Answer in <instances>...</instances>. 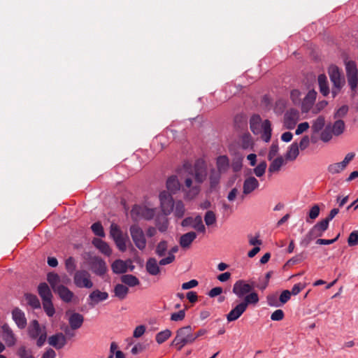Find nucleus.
<instances>
[{"label": "nucleus", "instance_id": "5fc2aeb1", "mask_svg": "<svg viewBox=\"0 0 358 358\" xmlns=\"http://www.w3.org/2000/svg\"><path fill=\"white\" fill-rule=\"evenodd\" d=\"M266 167V162L265 161H262L254 169L253 172L257 177H262L264 175Z\"/></svg>", "mask_w": 358, "mask_h": 358}, {"label": "nucleus", "instance_id": "2eb2a0df", "mask_svg": "<svg viewBox=\"0 0 358 358\" xmlns=\"http://www.w3.org/2000/svg\"><path fill=\"white\" fill-rule=\"evenodd\" d=\"M108 298V294L106 292H101L99 289L92 291L88 296V304L94 307L99 302L106 301Z\"/></svg>", "mask_w": 358, "mask_h": 358}, {"label": "nucleus", "instance_id": "a211bd4d", "mask_svg": "<svg viewBox=\"0 0 358 358\" xmlns=\"http://www.w3.org/2000/svg\"><path fill=\"white\" fill-rule=\"evenodd\" d=\"M48 343L57 350H59L66 344V338L62 333H57L49 337Z\"/></svg>", "mask_w": 358, "mask_h": 358}, {"label": "nucleus", "instance_id": "58836bf2", "mask_svg": "<svg viewBox=\"0 0 358 358\" xmlns=\"http://www.w3.org/2000/svg\"><path fill=\"white\" fill-rule=\"evenodd\" d=\"M241 145L243 149L252 148L254 143L251 135L249 133H245L241 136Z\"/></svg>", "mask_w": 358, "mask_h": 358}, {"label": "nucleus", "instance_id": "c9c22d12", "mask_svg": "<svg viewBox=\"0 0 358 358\" xmlns=\"http://www.w3.org/2000/svg\"><path fill=\"white\" fill-rule=\"evenodd\" d=\"M345 129L344 121L338 120L331 126V130L334 136H338L342 134Z\"/></svg>", "mask_w": 358, "mask_h": 358}, {"label": "nucleus", "instance_id": "69168bd1", "mask_svg": "<svg viewBox=\"0 0 358 358\" xmlns=\"http://www.w3.org/2000/svg\"><path fill=\"white\" fill-rule=\"evenodd\" d=\"M70 282L71 279L66 275H64L62 276L58 275V279L57 281L55 280V285L56 287L65 286L64 285H67Z\"/></svg>", "mask_w": 358, "mask_h": 358}, {"label": "nucleus", "instance_id": "f8f14e48", "mask_svg": "<svg viewBox=\"0 0 358 358\" xmlns=\"http://www.w3.org/2000/svg\"><path fill=\"white\" fill-rule=\"evenodd\" d=\"M1 337L8 347H12L17 342V337L13 331L8 324H4L1 327Z\"/></svg>", "mask_w": 358, "mask_h": 358}, {"label": "nucleus", "instance_id": "5701e85b", "mask_svg": "<svg viewBox=\"0 0 358 358\" xmlns=\"http://www.w3.org/2000/svg\"><path fill=\"white\" fill-rule=\"evenodd\" d=\"M166 187L171 194H176L180 189L181 185L176 176H171L167 179Z\"/></svg>", "mask_w": 358, "mask_h": 358}, {"label": "nucleus", "instance_id": "4d7b16f0", "mask_svg": "<svg viewBox=\"0 0 358 358\" xmlns=\"http://www.w3.org/2000/svg\"><path fill=\"white\" fill-rule=\"evenodd\" d=\"M333 133L331 130V125H327L326 128L322 131L320 138L323 142H329L333 136Z\"/></svg>", "mask_w": 358, "mask_h": 358}, {"label": "nucleus", "instance_id": "0e129e2a", "mask_svg": "<svg viewBox=\"0 0 358 358\" xmlns=\"http://www.w3.org/2000/svg\"><path fill=\"white\" fill-rule=\"evenodd\" d=\"M267 303L270 306L278 307L280 306L279 301L276 294H269L266 297Z\"/></svg>", "mask_w": 358, "mask_h": 358}, {"label": "nucleus", "instance_id": "13d9d810", "mask_svg": "<svg viewBox=\"0 0 358 358\" xmlns=\"http://www.w3.org/2000/svg\"><path fill=\"white\" fill-rule=\"evenodd\" d=\"M65 267L69 274H72L73 273L76 272L75 271L76 268V264L74 258L70 257L66 259L65 262Z\"/></svg>", "mask_w": 358, "mask_h": 358}, {"label": "nucleus", "instance_id": "e433bc0d", "mask_svg": "<svg viewBox=\"0 0 358 358\" xmlns=\"http://www.w3.org/2000/svg\"><path fill=\"white\" fill-rule=\"evenodd\" d=\"M299 154V145L297 143H293L289 148L286 155L285 159L287 160L293 161L296 159Z\"/></svg>", "mask_w": 358, "mask_h": 358}, {"label": "nucleus", "instance_id": "dca6fc26", "mask_svg": "<svg viewBox=\"0 0 358 358\" xmlns=\"http://www.w3.org/2000/svg\"><path fill=\"white\" fill-rule=\"evenodd\" d=\"M12 318L19 329H23L26 327L27 323L25 314L19 308L13 310Z\"/></svg>", "mask_w": 358, "mask_h": 358}, {"label": "nucleus", "instance_id": "c85d7f7f", "mask_svg": "<svg viewBox=\"0 0 358 358\" xmlns=\"http://www.w3.org/2000/svg\"><path fill=\"white\" fill-rule=\"evenodd\" d=\"M262 130V138L265 142H268L271 137V124L268 120H264L262 123L261 131Z\"/></svg>", "mask_w": 358, "mask_h": 358}, {"label": "nucleus", "instance_id": "473e14b6", "mask_svg": "<svg viewBox=\"0 0 358 358\" xmlns=\"http://www.w3.org/2000/svg\"><path fill=\"white\" fill-rule=\"evenodd\" d=\"M216 165L220 173H224L229 166V161L226 155H222L217 158Z\"/></svg>", "mask_w": 358, "mask_h": 358}, {"label": "nucleus", "instance_id": "603ef678", "mask_svg": "<svg viewBox=\"0 0 358 358\" xmlns=\"http://www.w3.org/2000/svg\"><path fill=\"white\" fill-rule=\"evenodd\" d=\"M215 213L212 210H208L204 215V222L208 227L212 226L216 222Z\"/></svg>", "mask_w": 358, "mask_h": 358}, {"label": "nucleus", "instance_id": "79ce46f5", "mask_svg": "<svg viewBox=\"0 0 358 358\" xmlns=\"http://www.w3.org/2000/svg\"><path fill=\"white\" fill-rule=\"evenodd\" d=\"M172 335L171 330L166 329L156 334L155 340L158 344H162L167 341Z\"/></svg>", "mask_w": 358, "mask_h": 358}, {"label": "nucleus", "instance_id": "7c9ffc66", "mask_svg": "<svg viewBox=\"0 0 358 358\" xmlns=\"http://www.w3.org/2000/svg\"><path fill=\"white\" fill-rule=\"evenodd\" d=\"M284 164V158L282 156L278 157L270 164L268 167V173H273L278 172Z\"/></svg>", "mask_w": 358, "mask_h": 358}, {"label": "nucleus", "instance_id": "bb28decb", "mask_svg": "<svg viewBox=\"0 0 358 358\" xmlns=\"http://www.w3.org/2000/svg\"><path fill=\"white\" fill-rule=\"evenodd\" d=\"M159 264L154 257L149 258L146 262L145 268L147 272L152 275H157L160 273Z\"/></svg>", "mask_w": 358, "mask_h": 358}, {"label": "nucleus", "instance_id": "4be33fe9", "mask_svg": "<svg viewBox=\"0 0 358 358\" xmlns=\"http://www.w3.org/2000/svg\"><path fill=\"white\" fill-rule=\"evenodd\" d=\"M317 96V92L314 90H310L302 101V110L308 111L313 105Z\"/></svg>", "mask_w": 358, "mask_h": 358}, {"label": "nucleus", "instance_id": "1a4fd4ad", "mask_svg": "<svg viewBox=\"0 0 358 358\" xmlns=\"http://www.w3.org/2000/svg\"><path fill=\"white\" fill-rule=\"evenodd\" d=\"M131 216L135 220L140 218L151 220L155 216V210L145 206L136 205L131 210Z\"/></svg>", "mask_w": 358, "mask_h": 358}, {"label": "nucleus", "instance_id": "774afa93", "mask_svg": "<svg viewBox=\"0 0 358 358\" xmlns=\"http://www.w3.org/2000/svg\"><path fill=\"white\" fill-rule=\"evenodd\" d=\"M117 248L121 252H124L127 250L126 238L123 236L114 240Z\"/></svg>", "mask_w": 358, "mask_h": 358}, {"label": "nucleus", "instance_id": "cd10ccee", "mask_svg": "<svg viewBox=\"0 0 358 358\" xmlns=\"http://www.w3.org/2000/svg\"><path fill=\"white\" fill-rule=\"evenodd\" d=\"M317 80L320 93L324 96H327L330 93L327 76L324 74H320L318 76Z\"/></svg>", "mask_w": 358, "mask_h": 358}, {"label": "nucleus", "instance_id": "f257e3e1", "mask_svg": "<svg viewBox=\"0 0 358 358\" xmlns=\"http://www.w3.org/2000/svg\"><path fill=\"white\" fill-rule=\"evenodd\" d=\"M185 186L182 191L185 192L186 197L192 199L200 192V185L207 177V169L203 160H197L193 167L184 166Z\"/></svg>", "mask_w": 358, "mask_h": 358}, {"label": "nucleus", "instance_id": "72a5a7b5", "mask_svg": "<svg viewBox=\"0 0 358 358\" xmlns=\"http://www.w3.org/2000/svg\"><path fill=\"white\" fill-rule=\"evenodd\" d=\"M114 293L120 300H123L129 293V288L122 284H117L114 288Z\"/></svg>", "mask_w": 358, "mask_h": 358}, {"label": "nucleus", "instance_id": "864d4df0", "mask_svg": "<svg viewBox=\"0 0 358 358\" xmlns=\"http://www.w3.org/2000/svg\"><path fill=\"white\" fill-rule=\"evenodd\" d=\"M92 232L97 236L104 237L105 232L103 227L100 222H96L91 226Z\"/></svg>", "mask_w": 358, "mask_h": 358}, {"label": "nucleus", "instance_id": "a19ab883", "mask_svg": "<svg viewBox=\"0 0 358 358\" xmlns=\"http://www.w3.org/2000/svg\"><path fill=\"white\" fill-rule=\"evenodd\" d=\"M346 76L348 77L358 76L357 64L353 61L345 62Z\"/></svg>", "mask_w": 358, "mask_h": 358}, {"label": "nucleus", "instance_id": "b1692460", "mask_svg": "<svg viewBox=\"0 0 358 358\" xmlns=\"http://www.w3.org/2000/svg\"><path fill=\"white\" fill-rule=\"evenodd\" d=\"M92 244L105 255L110 256L111 255L112 250L109 245L106 242L102 241L101 239L94 238L92 240Z\"/></svg>", "mask_w": 358, "mask_h": 358}, {"label": "nucleus", "instance_id": "49530a36", "mask_svg": "<svg viewBox=\"0 0 358 358\" xmlns=\"http://www.w3.org/2000/svg\"><path fill=\"white\" fill-rule=\"evenodd\" d=\"M221 173H220L218 171L215 169L211 170L210 174V184L211 188H214L218 185L220 182Z\"/></svg>", "mask_w": 358, "mask_h": 358}, {"label": "nucleus", "instance_id": "0eeeda50", "mask_svg": "<svg viewBox=\"0 0 358 358\" xmlns=\"http://www.w3.org/2000/svg\"><path fill=\"white\" fill-rule=\"evenodd\" d=\"M74 284L79 288H92L93 282L91 280L90 273L85 270H79L74 273Z\"/></svg>", "mask_w": 358, "mask_h": 358}, {"label": "nucleus", "instance_id": "a878e982", "mask_svg": "<svg viewBox=\"0 0 358 358\" xmlns=\"http://www.w3.org/2000/svg\"><path fill=\"white\" fill-rule=\"evenodd\" d=\"M329 222L327 219H324L322 221L317 222L310 229L311 233L314 234L315 236H322L323 233L328 229Z\"/></svg>", "mask_w": 358, "mask_h": 358}, {"label": "nucleus", "instance_id": "6ab92c4d", "mask_svg": "<svg viewBox=\"0 0 358 358\" xmlns=\"http://www.w3.org/2000/svg\"><path fill=\"white\" fill-rule=\"evenodd\" d=\"M92 269L98 275H103L106 272V262L99 257H94L92 261Z\"/></svg>", "mask_w": 358, "mask_h": 358}, {"label": "nucleus", "instance_id": "2f4dec72", "mask_svg": "<svg viewBox=\"0 0 358 358\" xmlns=\"http://www.w3.org/2000/svg\"><path fill=\"white\" fill-rule=\"evenodd\" d=\"M178 251V246L175 245L172 247L168 252V256L165 258H162L159 264L160 266H165L169 264H171L174 262L176 257L174 255Z\"/></svg>", "mask_w": 358, "mask_h": 358}, {"label": "nucleus", "instance_id": "9d476101", "mask_svg": "<svg viewBox=\"0 0 358 358\" xmlns=\"http://www.w3.org/2000/svg\"><path fill=\"white\" fill-rule=\"evenodd\" d=\"M159 197L162 212L165 215H169L173 210L175 204L171 194L163 191L159 194Z\"/></svg>", "mask_w": 358, "mask_h": 358}, {"label": "nucleus", "instance_id": "3c124183", "mask_svg": "<svg viewBox=\"0 0 358 358\" xmlns=\"http://www.w3.org/2000/svg\"><path fill=\"white\" fill-rule=\"evenodd\" d=\"M110 235L113 238V240L117 239L119 238L123 237V234L122 231L120 230L118 225L115 223H112L110 229Z\"/></svg>", "mask_w": 358, "mask_h": 358}, {"label": "nucleus", "instance_id": "e2e57ef3", "mask_svg": "<svg viewBox=\"0 0 358 358\" xmlns=\"http://www.w3.org/2000/svg\"><path fill=\"white\" fill-rule=\"evenodd\" d=\"M185 317V310H180L178 312L173 313L171 315V320L174 322H179L184 320Z\"/></svg>", "mask_w": 358, "mask_h": 358}, {"label": "nucleus", "instance_id": "aec40b11", "mask_svg": "<svg viewBox=\"0 0 358 358\" xmlns=\"http://www.w3.org/2000/svg\"><path fill=\"white\" fill-rule=\"evenodd\" d=\"M196 234L194 231H189L182 235L179 240L180 245L184 248H189L192 242L196 239Z\"/></svg>", "mask_w": 358, "mask_h": 358}, {"label": "nucleus", "instance_id": "f704fd0d", "mask_svg": "<svg viewBox=\"0 0 358 358\" xmlns=\"http://www.w3.org/2000/svg\"><path fill=\"white\" fill-rule=\"evenodd\" d=\"M113 271L115 273H124L127 271V264L120 259L115 260L111 265Z\"/></svg>", "mask_w": 358, "mask_h": 358}, {"label": "nucleus", "instance_id": "ddd939ff", "mask_svg": "<svg viewBox=\"0 0 358 358\" xmlns=\"http://www.w3.org/2000/svg\"><path fill=\"white\" fill-rule=\"evenodd\" d=\"M299 119V113L296 109L287 110L284 115V125L288 129H292Z\"/></svg>", "mask_w": 358, "mask_h": 358}, {"label": "nucleus", "instance_id": "7ed1b4c3", "mask_svg": "<svg viewBox=\"0 0 358 358\" xmlns=\"http://www.w3.org/2000/svg\"><path fill=\"white\" fill-rule=\"evenodd\" d=\"M328 74L332 83L331 95L335 98L345 85V77L342 71L336 65H331L328 69Z\"/></svg>", "mask_w": 358, "mask_h": 358}, {"label": "nucleus", "instance_id": "f3484780", "mask_svg": "<svg viewBox=\"0 0 358 358\" xmlns=\"http://www.w3.org/2000/svg\"><path fill=\"white\" fill-rule=\"evenodd\" d=\"M259 186V182L254 176L247 178L243 185V194L248 195L257 189Z\"/></svg>", "mask_w": 358, "mask_h": 358}, {"label": "nucleus", "instance_id": "423d86ee", "mask_svg": "<svg viewBox=\"0 0 358 358\" xmlns=\"http://www.w3.org/2000/svg\"><path fill=\"white\" fill-rule=\"evenodd\" d=\"M255 287V282L254 281H245L244 280H237L233 285L232 292L238 298L243 299L244 297L251 294Z\"/></svg>", "mask_w": 358, "mask_h": 358}, {"label": "nucleus", "instance_id": "6e6d98bb", "mask_svg": "<svg viewBox=\"0 0 358 358\" xmlns=\"http://www.w3.org/2000/svg\"><path fill=\"white\" fill-rule=\"evenodd\" d=\"M345 169V166L341 162L334 163V164H330L328 166V171L331 174L338 173L341 172L342 171H343Z\"/></svg>", "mask_w": 358, "mask_h": 358}, {"label": "nucleus", "instance_id": "09e8293b", "mask_svg": "<svg viewBox=\"0 0 358 358\" xmlns=\"http://www.w3.org/2000/svg\"><path fill=\"white\" fill-rule=\"evenodd\" d=\"M307 258V256L304 252H302L299 254H297L290 259H289L287 262V264L289 266H292L294 264H299L303 262Z\"/></svg>", "mask_w": 358, "mask_h": 358}, {"label": "nucleus", "instance_id": "052dcab7", "mask_svg": "<svg viewBox=\"0 0 358 358\" xmlns=\"http://www.w3.org/2000/svg\"><path fill=\"white\" fill-rule=\"evenodd\" d=\"M348 244L352 247L358 245V231L351 232L348 238Z\"/></svg>", "mask_w": 358, "mask_h": 358}, {"label": "nucleus", "instance_id": "8fccbe9b", "mask_svg": "<svg viewBox=\"0 0 358 358\" xmlns=\"http://www.w3.org/2000/svg\"><path fill=\"white\" fill-rule=\"evenodd\" d=\"M43 307L44 311L49 317H52L55 313V310L52 302V299L43 301Z\"/></svg>", "mask_w": 358, "mask_h": 358}, {"label": "nucleus", "instance_id": "9b49d317", "mask_svg": "<svg viewBox=\"0 0 358 358\" xmlns=\"http://www.w3.org/2000/svg\"><path fill=\"white\" fill-rule=\"evenodd\" d=\"M181 225L184 227H191L199 233H206V227L203 223L201 215H197L194 218L192 217H186L182 221Z\"/></svg>", "mask_w": 358, "mask_h": 358}, {"label": "nucleus", "instance_id": "4c0bfd02", "mask_svg": "<svg viewBox=\"0 0 358 358\" xmlns=\"http://www.w3.org/2000/svg\"><path fill=\"white\" fill-rule=\"evenodd\" d=\"M121 281L122 283L129 286L134 287L139 285V280L131 274H126L121 276Z\"/></svg>", "mask_w": 358, "mask_h": 358}, {"label": "nucleus", "instance_id": "c756f323", "mask_svg": "<svg viewBox=\"0 0 358 358\" xmlns=\"http://www.w3.org/2000/svg\"><path fill=\"white\" fill-rule=\"evenodd\" d=\"M262 119L259 115H254L250 120V127L255 134H258L261 131Z\"/></svg>", "mask_w": 358, "mask_h": 358}, {"label": "nucleus", "instance_id": "39448f33", "mask_svg": "<svg viewBox=\"0 0 358 358\" xmlns=\"http://www.w3.org/2000/svg\"><path fill=\"white\" fill-rule=\"evenodd\" d=\"M58 279V274L50 272L47 275V280L50 283L55 293L58 294L59 298L65 303H70L75 297L74 293L66 286H55V280Z\"/></svg>", "mask_w": 358, "mask_h": 358}, {"label": "nucleus", "instance_id": "20e7f679", "mask_svg": "<svg viewBox=\"0 0 358 358\" xmlns=\"http://www.w3.org/2000/svg\"><path fill=\"white\" fill-rule=\"evenodd\" d=\"M192 343H194L193 329L190 325H187L176 331V337L171 345L176 346V349L180 351L185 345Z\"/></svg>", "mask_w": 358, "mask_h": 358}, {"label": "nucleus", "instance_id": "37998d69", "mask_svg": "<svg viewBox=\"0 0 358 358\" xmlns=\"http://www.w3.org/2000/svg\"><path fill=\"white\" fill-rule=\"evenodd\" d=\"M24 297L27 303L33 308H38L41 307L40 301L36 295L27 293L24 294Z\"/></svg>", "mask_w": 358, "mask_h": 358}, {"label": "nucleus", "instance_id": "bf43d9fd", "mask_svg": "<svg viewBox=\"0 0 358 358\" xmlns=\"http://www.w3.org/2000/svg\"><path fill=\"white\" fill-rule=\"evenodd\" d=\"M320 214V207L317 204L314 205L309 210L308 217L306 218L307 222H310L309 220H315Z\"/></svg>", "mask_w": 358, "mask_h": 358}, {"label": "nucleus", "instance_id": "de8ad7c7", "mask_svg": "<svg viewBox=\"0 0 358 358\" xmlns=\"http://www.w3.org/2000/svg\"><path fill=\"white\" fill-rule=\"evenodd\" d=\"M173 211L174 212V215L176 217H179V218L183 217V215L185 214V206H184L183 203L181 201H177L174 204V208H173Z\"/></svg>", "mask_w": 358, "mask_h": 358}, {"label": "nucleus", "instance_id": "6e6552de", "mask_svg": "<svg viewBox=\"0 0 358 358\" xmlns=\"http://www.w3.org/2000/svg\"><path fill=\"white\" fill-rule=\"evenodd\" d=\"M131 238L137 248L143 250L146 247V239L143 229L137 224H133L129 228Z\"/></svg>", "mask_w": 358, "mask_h": 358}, {"label": "nucleus", "instance_id": "a18cd8bd", "mask_svg": "<svg viewBox=\"0 0 358 358\" xmlns=\"http://www.w3.org/2000/svg\"><path fill=\"white\" fill-rule=\"evenodd\" d=\"M325 124V120L323 116H319L314 120L312 125V130L314 133H317L321 131Z\"/></svg>", "mask_w": 358, "mask_h": 358}, {"label": "nucleus", "instance_id": "338daca9", "mask_svg": "<svg viewBox=\"0 0 358 358\" xmlns=\"http://www.w3.org/2000/svg\"><path fill=\"white\" fill-rule=\"evenodd\" d=\"M315 235L311 233V230L306 235V236L301 240L300 244L303 247H307L311 241L315 238Z\"/></svg>", "mask_w": 358, "mask_h": 358}, {"label": "nucleus", "instance_id": "393cba45", "mask_svg": "<svg viewBox=\"0 0 358 358\" xmlns=\"http://www.w3.org/2000/svg\"><path fill=\"white\" fill-rule=\"evenodd\" d=\"M38 292L43 301L52 299L53 297L49 286L45 282H41L38 285Z\"/></svg>", "mask_w": 358, "mask_h": 358}, {"label": "nucleus", "instance_id": "f03ea898", "mask_svg": "<svg viewBox=\"0 0 358 358\" xmlns=\"http://www.w3.org/2000/svg\"><path fill=\"white\" fill-rule=\"evenodd\" d=\"M259 296L257 292H252L244 297V300L238 303L227 315L228 322H233L238 320L246 310L249 305H255L259 302Z\"/></svg>", "mask_w": 358, "mask_h": 358}, {"label": "nucleus", "instance_id": "680f3d73", "mask_svg": "<svg viewBox=\"0 0 358 358\" xmlns=\"http://www.w3.org/2000/svg\"><path fill=\"white\" fill-rule=\"evenodd\" d=\"M348 83L352 92H355L358 85V76L348 77Z\"/></svg>", "mask_w": 358, "mask_h": 358}, {"label": "nucleus", "instance_id": "ea45409f", "mask_svg": "<svg viewBox=\"0 0 358 358\" xmlns=\"http://www.w3.org/2000/svg\"><path fill=\"white\" fill-rule=\"evenodd\" d=\"M169 244L166 241L162 240L156 246L155 248V254L159 257H162L168 251Z\"/></svg>", "mask_w": 358, "mask_h": 358}, {"label": "nucleus", "instance_id": "c03bdc74", "mask_svg": "<svg viewBox=\"0 0 358 358\" xmlns=\"http://www.w3.org/2000/svg\"><path fill=\"white\" fill-rule=\"evenodd\" d=\"M16 354L19 358H34L31 350L28 349L24 345L20 346Z\"/></svg>", "mask_w": 358, "mask_h": 358}, {"label": "nucleus", "instance_id": "412c9836", "mask_svg": "<svg viewBox=\"0 0 358 358\" xmlns=\"http://www.w3.org/2000/svg\"><path fill=\"white\" fill-rule=\"evenodd\" d=\"M43 333V328L40 327L38 322L34 320L31 322L28 328V334L31 339H36L38 336Z\"/></svg>", "mask_w": 358, "mask_h": 358}, {"label": "nucleus", "instance_id": "4468645a", "mask_svg": "<svg viewBox=\"0 0 358 358\" xmlns=\"http://www.w3.org/2000/svg\"><path fill=\"white\" fill-rule=\"evenodd\" d=\"M66 315H69V324L72 329H78L83 326L84 316L82 314L68 310L66 312Z\"/></svg>", "mask_w": 358, "mask_h": 358}]
</instances>
